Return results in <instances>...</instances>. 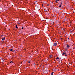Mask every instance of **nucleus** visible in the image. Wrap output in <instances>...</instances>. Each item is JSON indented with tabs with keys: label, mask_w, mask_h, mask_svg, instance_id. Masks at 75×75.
I'll use <instances>...</instances> for the list:
<instances>
[{
	"label": "nucleus",
	"mask_w": 75,
	"mask_h": 75,
	"mask_svg": "<svg viewBox=\"0 0 75 75\" xmlns=\"http://www.w3.org/2000/svg\"><path fill=\"white\" fill-rule=\"evenodd\" d=\"M61 4H62V3H61Z\"/></svg>",
	"instance_id": "obj_16"
},
{
	"label": "nucleus",
	"mask_w": 75,
	"mask_h": 75,
	"mask_svg": "<svg viewBox=\"0 0 75 75\" xmlns=\"http://www.w3.org/2000/svg\"><path fill=\"white\" fill-rule=\"evenodd\" d=\"M10 51H13V49H10Z\"/></svg>",
	"instance_id": "obj_8"
},
{
	"label": "nucleus",
	"mask_w": 75,
	"mask_h": 75,
	"mask_svg": "<svg viewBox=\"0 0 75 75\" xmlns=\"http://www.w3.org/2000/svg\"><path fill=\"white\" fill-rule=\"evenodd\" d=\"M65 56H67V55L65 54Z\"/></svg>",
	"instance_id": "obj_14"
},
{
	"label": "nucleus",
	"mask_w": 75,
	"mask_h": 75,
	"mask_svg": "<svg viewBox=\"0 0 75 75\" xmlns=\"http://www.w3.org/2000/svg\"><path fill=\"white\" fill-rule=\"evenodd\" d=\"M30 61H28V63H30Z\"/></svg>",
	"instance_id": "obj_15"
},
{
	"label": "nucleus",
	"mask_w": 75,
	"mask_h": 75,
	"mask_svg": "<svg viewBox=\"0 0 75 75\" xmlns=\"http://www.w3.org/2000/svg\"><path fill=\"white\" fill-rule=\"evenodd\" d=\"M23 28H24V27L23 26V27L22 28V29H23Z\"/></svg>",
	"instance_id": "obj_12"
},
{
	"label": "nucleus",
	"mask_w": 75,
	"mask_h": 75,
	"mask_svg": "<svg viewBox=\"0 0 75 75\" xmlns=\"http://www.w3.org/2000/svg\"><path fill=\"white\" fill-rule=\"evenodd\" d=\"M16 28H18V27H17V25H16Z\"/></svg>",
	"instance_id": "obj_6"
},
{
	"label": "nucleus",
	"mask_w": 75,
	"mask_h": 75,
	"mask_svg": "<svg viewBox=\"0 0 75 75\" xmlns=\"http://www.w3.org/2000/svg\"><path fill=\"white\" fill-rule=\"evenodd\" d=\"M53 74H54V72H52L51 73V75H54Z\"/></svg>",
	"instance_id": "obj_7"
},
{
	"label": "nucleus",
	"mask_w": 75,
	"mask_h": 75,
	"mask_svg": "<svg viewBox=\"0 0 75 75\" xmlns=\"http://www.w3.org/2000/svg\"><path fill=\"white\" fill-rule=\"evenodd\" d=\"M59 7H61V5H60L59 6Z\"/></svg>",
	"instance_id": "obj_13"
},
{
	"label": "nucleus",
	"mask_w": 75,
	"mask_h": 75,
	"mask_svg": "<svg viewBox=\"0 0 75 75\" xmlns=\"http://www.w3.org/2000/svg\"><path fill=\"white\" fill-rule=\"evenodd\" d=\"M57 2V1H59V0H56Z\"/></svg>",
	"instance_id": "obj_11"
},
{
	"label": "nucleus",
	"mask_w": 75,
	"mask_h": 75,
	"mask_svg": "<svg viewBox=\"0 0 75 75\" xmlns=\"http://www.w3.org/2000/svg\"><path fill=\"white\" fill-rule=\"evenodd\" d=\"M13 62H12V61H11L10 62V63H11V64H13Z\"/></svg>",
	"instance_id": "obj_9"
},
{
	"label": "nucleus",
	"mask_w": 75,
	"mask_h": 75,
	"mask_svg": "<svg viewBox=\"0 0 75 75\" xmlns=\"http://www.w3.org/2000/svg\"><path fill=\"white\" fill-rule=\"evenodd\" d=\"M67 48H69V47H70L69 46V45H67Z\"/></svg>",
	"instance_id": "obj_4"
},
{
	"label": "nucleus",
	"mask_w": 75,
	"mask_h": 75,
	"mask_svg": "<svg viewBox=\"0 0 75 75\" xmlns=\"http://www.w3.org/2000/svg\"><path fill=\"white\" fill-rule=\"evenodd\" d=\"M5 38H5V37H4V38H2V40H4Z\"/></svg>",
	"instance_id": "obj_2"
},
{
	"label": "nucleus",
	"mask_w": 75,
	"mask_h": 75,
	"mask_svg": "<svg viewBox=\"0 0 75 75\" xmlns=\"http://www.w3.org/2000/svg\"><path fill=\"white\" fill-rule=\"evenodd\" d=\"M57 43L56 42H55L53 46H57Z\"/></svg>",
	"instance_id": "obj_1"
},
{
	"label": "nucleus",
	"mask_w": 75,
	"mask_h": 75,
	"mask_svg": "<svg viewBox=\"0 0 75 75\" xmlns=\"http://www.w3.org/2000/svg\"><path fill=\"white\" fill-rule=\"evenodd\" d=\"M65 54H66V53L64 52L63 53L62 55H65Z\"/></svg>",
	"instance_id": "obj_5"
},
{
	"label": "nucleus",
	"mask_w": 75,
	"mask_h": 75,
	"mask_svg": "<svg viewBox=\"0 0 75 75\" xmlns=\"http://www.w3.org/2000/svg\"><path fill=\"white\" fill-rule=\"evenodd\" d=\"M56 59H59V57H57V58H56Z\"/></svg>",
	"instance_id": "obj_10"
},
{
	"label": "nucleus",
	"mask_w": 75,
	"mask_h": 75,
	"mask_svg": "<svg viewBox=\"0 0 75 75\" xmlns=\"http://www.w3.org/2000/svg\"><path fill=\"white\" fill-rule=\"evenodd\" d=\"M52 55H50V58H52Z\"/></svg>",
	"instance_id": "obj_3"
}]
</instances>
